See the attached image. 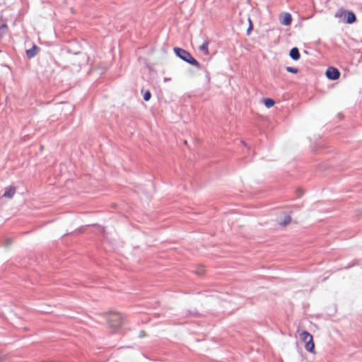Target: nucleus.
Wrapping results in <instances>:
<instances>
[{"label":"nucleus","instance_id":"f257e3e1","mask_svg":"<svg viewBox=\"0 0 362 362\" xmlns=\"http://www.w3.org/2000/svg\"><path fill=\"white\" fill-rule=\"evenodd\" d=\"M174 52L176 54V55L182 60L194 66L197 69L201 68L199 62L197 59H195L189 52L179 47H175Z\"/></svg>","mask_w":362,"mask_h":362},{"label":"nucleus","instance_id":"f03ea898","mask_svg":"<svg viewBox=\"0 0 362 362\" xmlns=\"http://www.w3.org/2000/svg\"><path fill=\"white\" fill-rule=\"evenodd\" d=\"M107 322L110 327L117 329L122 326L124 317L119 313L110 312L107 314Z\"/></svg>","mask_w":362,"mask_h":362},{"label":"nucleus","instance_id":"7ed1b4c3","mask_svg":"<svg viewBox=\"0 0 362 362\" xmlns=\"http://www.w3.org/2000/svg\"><path fill=\"white\" fill-rule=\"evenodd\" d=\"M300 339L305 343V349L313 354H315V343L313 336L307 331H303L300 334Z\"/></svg>","mask_w":362,"mask_h":362},{"label":"nucleus","instance_id":"20e7f679","mask_svg":"<svg viewBox=\"0 0 362 362\" xmlns=\"http://www.w3.org/2000/svg\"><path fill=\"white\" fill-rule=\"evenodd\" d=\"M326 76L329 79L337 80L340 76L339 70L334 67H329L326 71Z\"/></svg>","mask_w":362,"mask_h":362},{"label":"nucleus","instance_id":"39448f33","mask_svg":"<svg viewBox=\"0 0 362 362\" xmlns=\"http://www.w3.org/2000/svg\"><path fill=\"white\" fill-rule=\"evenodd\" d=\"M291 15L288 13H284L280 18V22L284 25H289L291 23Z\"/></svg>","mask_w":362,"mask_h":362},{"label":"nucleus","instance_id":"423d86ee","mask_svg":"<svg viewBox=\"0 0 362 362\" xmlns=\"http://www.w3.org/2000/svg\"><path fill=\"white\" fill-rule=\"evenodd\" d=\"M16 192V187H13V186H10V187L6 188L3 196L6 198L11 199L15 195Z\"/></svg>","mask_w":362,"mask_h":362},{"label":"nucleus","instance_id":"0eeeda50","mask_svg":"<svg viewBox=\"0 0 362 362\" xmlns=\"http://www.w3.org/2000/svg\"><path fill=\"white\" fill-rule=\"evenodd\" d=\"M40 49L37 46L33 45L32 48L26 50V54L28 58H33L35 57L37 52H39Z\"/></svg>","mask_w":362,"mask_h":362},{"label":"nucleus","instance_id":"6e6552de","mask_svg":"<svg viewBox=\"0 0 362 362\" xmlns=\"http://www.w3.org/2000/svg\"><path fill=\"white\" fill-rule=\"evenodd\" d=\"M289 55L290 57L294 59V60H298L300 59V52H299V50L298 48L296 47H293L291 49L290 51V53H289Z\"/></svg>","mask_w":362,"mask_h":362},{"label":"nucleus","instance_id":"1a4fd4ad","mask_svg":"<svg viewBox=\"0 0 362 362\" xmlns=\"http://www.w3.org/2000/svg\"><path fill=\"white\" fill-rule=\"evenodd\" d=\"M209 42L208 40H206L199 47L200 51H202L205 55H208L209 54Z\"/></svg>","mask_w":362,"mask_h":362},{"label":"nucleus","instance_id":"9d476101","mask_svg":"<svg viewBox=\"0 0 362 362\" xmlns=\"http://www.w3.org/2000/svg\"><path fill=\"white\" fill-rule=\"evenodd\" d=\"M263 101V103L264 104V105L267 107V108H270L272 107H273L274 105V100L272 98H264L262 100Z\"/></svg>","mask_w":362,"mask_h":362},{"label":"nucleus","instance_id":"9b49d317","mask_svg":"<svg viewBox=\"0 0 362 362\" xmlns=\"http://www.w3.org/2000/svg\"><path fill=\"white\" fill-rule=\"evenodd\" d=\"M355 21H356V16L354 15V13L352 12H348L346 22L348 23H353Z\"/></svg>","mask_w":362,"mask_h":362},{"label":"nucleus","instance_id":"f8f14e48","mask_svg":"<svg viewBox=\"0 0 362 362\" xmlns=\"http://www.w3.org/2000/svg\"><path fill=\"white\" fill-rule=\"evenodd\" d=\"M291 216L288 215H286L284 216V220L280 222V225H281L283 226H286L288 224H289L291 223Z\"/></svg>","mask_w":362,"mask_h":362},{"label":"nucleus","instance_id":"ddd939ff","mask_svg":"<svg viewBox=\"0 0 362 362\" xmlns=\"http://www.w3.org/2000/svg\"><path fill=\"white\" fill-rule=\"evenodd\" d=\"M8 26L6 24H4L1 26H0V37H2V35L7 31Z\"/></svg>","mask_w":362,"mask_h":362},{"label":"nucleus","instance_id":"4468645a","mask_svg":"<svg viewBox=\"0 0 362 362\" xmlns=\"http://www.w3.org/2000/svg\"><path fill=\"white\" fill-rule=\"evenodd\" d=\"M151 97V94L149 90H146L144 93V99L146 101H148Z\"/></svg>","mask_w":362,"mask_h":362},{"label":"nucleus","instance_id":"2eb2a0df","mask_svg":"<svg viewBox=\"0 0 362 362\" xmlns=\"http://www.w3.org/2000/svg\"><path fill=\"white\" fill-rule=\"evenodd\" d=\"M286 71L288 72L293 73V74H297L298 71L296 68L291 67V66H287L286 67Z\"/></svg>","mask_w":362,"mask_h":362}]
</instances>
